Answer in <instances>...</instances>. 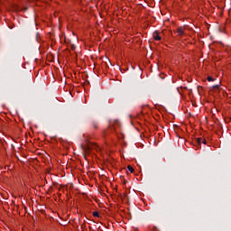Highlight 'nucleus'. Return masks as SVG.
<instances>
[{
    "label": "nucleus",
    "instance_id": "nucleus-6",
    "mask_svg": "<svg viewBox=\"0 0 231 231\" xmlns=\"http://www.w3.org/2000/svg\"><path fill=\"white\" fill-rule=\"evenodd\" d=\"M94 129H98V123H93Z\"/></svg>",
    "mask_w": 231,
    "mask_h": 231
},
{
    "label": "nucleus",
    "instance_id": "nucleus-4",
    "mask_svg": "<svg viewBox=\"0 0 231 231\" xmlns=\"http://www.w3.org/2000/svg\"><path fill=\"white\" fill-rule=\"evenodd\" d=\"M93 216L94 217H100V214L98 213V211L93 212Z\"/></svg>",
    "mask_w": 231,
    "mask_h": 231
},
{
    "label": "nucleus",
    "instance_id": "nucleus-7",
    "mask_svg": "<svg viewBox=\"0 0 231 231\" xmlns=\"http://www.w3.org/2000/svg\"><path fill=\"white\" fill-rule=\"evenodd\" d=\"M203 143H207V141H204Z\"/></svg>",
    "mask_w": 231,
    "mask_h": 231
},
{
    "label": "nucleus",
    "instance_id": "nucleus-2",
    "mask_svg": "<svg viewBox=\"0 0 231 231\" xmlns=\"http://www.w3.org/2000/svg\"><path fill=\"white\" fill-rule=\"evenodd\" d=\"M153 39H154V41H162V37L160 36V34L158 32L153 33Z\"/></svg>",
    "mask_w": 231,
    "mask_h": 231
},
{
    "label": "nucleus",
    "instance_id": "nucleus-1",
    "mask_svg": "<svg viewBox=\"0 0 231 231\" xmlns=\"http://www.w3.org/2000/svg\"><path fill=\"white\" fill-rule=\"evenodd\" d=\"M177 33L178 35H180V37H182V35H185V30L183 29V27H179L177 29Z\"/></svg>",
    "mask_w": 231,
    "mask_h": 231
},
{
    "label": "nucleus",
    "instance_id": "nucleus-3",
    "mask_svg": "<svg viewBox=\"0 0 231 231\" xmlns=\"http://www.w3.org/2000/svg\"><path fill=\"white\" fill-rule=\"evenodd\" d=\"M127 170H128L129 172H131V173L134 172V168H133V166H131V165H128V166H127Z\"/></svg>",
    "mask_w": 231,
    "mask_h": 231
},
{
    "label": "nucleus",
    "instance_id": "nucleus-5",
    "mask_svg": "<svg viewBox=\"0 0 231 231\" xmlns=\"http://www.w3.org/2000/svg\"><path fill=\"white\" fill-rule=\"evenodd\" d=\"M208 82H214V78L208 76Z\"/></svg>",
    "mask_w": 231,
    "mask_h": 231
}]
</instances>
